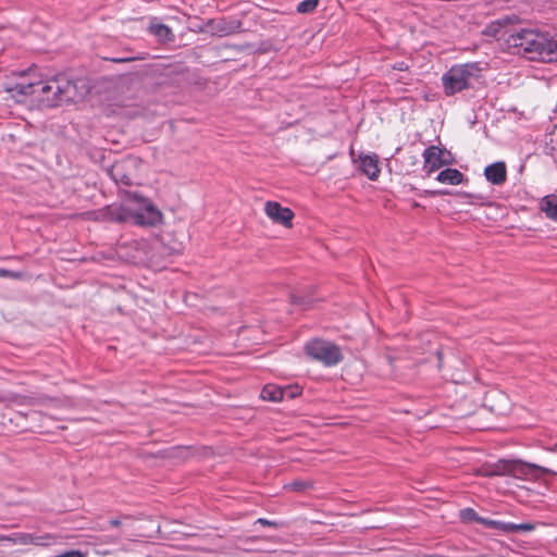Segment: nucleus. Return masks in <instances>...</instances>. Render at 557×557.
I'll list each match as a JSON object with an SVG mask.
<instances>
[{
  "label": "nucleus",
  "instance_id": "obj_16",
  "mask_svg": "<svg viewBox=\"0 0 557 557\" xmlns=\"http://www.w3.org/2000/svg\"><path fill=\"white\" fill-rule=\"evenodd\" d=\"M149 30L162 42L172 41L174 38L172 29L162 23H152L149 26Z\"/></svg>",
  "mask_w": 557,
  "mask_h": 557
},
{
  "label": "nucleus",
  "instance_id": "obj_17",
  "mask_svg": "<svg viewBox=\"0 0 557 557\" xmlns=\"http://www.w3.org/2000/svg\"><path fill=\"white\" fill-rule=\"evenodd\" d=\"M460 517L465 522H476L485 527H491V519L480 517L472 508H465L460 511Z\"/></svg>",
  "mask_w": 557,
  "mask_h": 557
},
{
  "label": "nucleus",
  "instance_id": "obj_11",
  "mask_svg": "<svg viewBox=\"0 0 557 557\" xmlns=\"http://www.w3.org/2000/svg\"><path fill=\"white\" fill-rule=\"evenodd\" d=\"M485 178L493 185H502L507 178L506 164L503 161H497L488 164L484 170Z\"/></svg>",
  "mask_w": 557,
  "mask_h": 557
},
{
  "label": "nucleus",
  "instance_id": "obj_21",
  "mask_svg": "<svg viewBox=\"0 0 557 557\" xmlns=\"http://www.w3.org/2000/svg\"><path fill=\"white\" fill-rule=\"evenodd\" d=\"M287 487L295 492H302L310 487H312V483L310 481L295 480L290 482Z\"/></svg>",
  "mask_w": 557,
  "mask_h": 557
},
{
  "label": "nucleus",
  "instance_id": "obj_19",
  "mask_svg": "<svg viewBox=\"0 0 557 557\" xmlns=\"http://www.w3.org/2000/svg\"><path fill=\"white\" fill-rule=\"evenodd\" d=\"M505 533H517V523L492 520L491 527Z\"/></svg>",
  "mask_w": 557,
  "mask_h": 557
},
{
  "label": "nucleus",
  "instance_id": "obj_1",
  "mask_svg": "<svg viewBox=\"0 0 557 557\" xmlns=\"http://www.w3.org/2000/svg\"><path fill=\"white\" fill-rule=\"evenodd\" d=\"M511 22L506 16L496 20L488 26V34L498 40L504 39L507 48L513 54L531 61L552 63L557 61V39L547 33L534 29L509 32L505 27Z\"/></svg>",
  "mask_w": 557,
  "mask_h": 557
},
{
  "label": "nucleus",
  "instance_id": "obj_13",
  "mask_svg": "<svg viewBox=\"0 0 557 557\" xmlns=\"http://www.w3.org/2000/svg\"><path fill=\"white\" fill-rule=\"evenodd\" d=\"M108 175L116 185L131 186L132 177L126 173L124 163H115L107 170Z\"/></svg>",
  "mask_w": 557,
  "mask_h": 557
},
{
  "label": "nucleus",
  "instance_id": "obj_2",
  "mask_svg": "<svg viewBox=\"0 0 557 557\" xmlns=\"http://www.w3.org/2000/svg\"><path fill=\"white\" fill-rule=\"evenodd\" d=\"M13 90L22 96H32L44 107L55 108L63 103L76 101L83 94L78 91L77 85L64 74L40 79L38 82L17 83Z\"/></svg>",
  "mask_w": 557,
  "mask_h": 557
},
{
  "label": "nucleus",
  "instance_id": "obj_4",
  "mask_svg": "<svg viewBox=\"0 0 557 557\" xmlns=\"http://www.w3.org/2000/svg\"><path fill=\"white\" fill-rule=\"evenodd\" d=\"M481 66L476 62L453 65L442 76V85L446 96H454L469 89L481 76Z\"/></svg>",
  "mask_w": 557,
  "mask_h": 557
},
{
  "label": "nucleus",
  "instance_id": "obj_20",
  "mask_svg": "<svg viewBox=\"0 0 557 557\" xmlns=\"http://www.w3.org/2000/svg\"><path fill=\"white\" fill-rule=\"evenodd\" d=\"M319 4V0H304L298 3L297 12L299 13H311Z\"/></svg>",
  "mask_w": 557,
  "mask_h": 557
},
{
  "label": "nucleus",
  "instance_id": "obj_15",
  "mask_svg": "<svg viewBox=\"0 0 557 557\" xmlns=\"http://www.w3.org/2000/svg\"><path fill=\"white\" fill-rule=\"evenodd\" d=\"M541 209L549 220L557 222V196L556 195L545 196L542 199Z\"/></svg>",
  "mask_w": 557,
  "mask_h": 557
},
{
  "label": "nucleus",
  "instance_id": "obj_32",
  "mask_svg": "<svg viewBox=\"0 0 557 557\" xmlns=\"http://www.w3.org/2000/svg\"><path fill=\"white\" fill-rule=\"evenodd\" d=\"M412 164H416L418 162L417 158L411 159Z\"/></svg>",
  "mask_w": 557,
  "mask_h": 557
},
{
  "label": "nucleus",
  "instance_id": "obj_31",
  "mask_svg": "<svg viewBox=\"0 0 557 557\" xmlns=\"http://www.w3.org/2000/svg\"><path fill=\"white\" fill-rule=\"evenodd\" d=\"M412 164H416L418 162L417 158L411 159Z\"/></svg>",
  "mask_w": 557,
  "mask_h": 557
},
{
  "label": "nucleus",
  "instance_id": "obj_24",
  "mask_svg": "<svg viewBox=\"0 0 557 557\" xmlns=\"http://www.w3.org/2000/svg\"><path fill=\"white\" fill-rule=\"evenodd\" d=\"M534 530V525L531 523H517V533L530 532Z\"/></svg>",
  "mask_w": 557,
  "mask_h": 557
},
{
  "label": "nucleus",
  "instance_id": "obj_7",
  "mask_svg": "<svg viewBox=\"0 0 557 557\" xmlns=\"http://www.w3.org/2000/svg\"><path fill=\"white\" fill-rule=\"evenodd\" d=\"M423 169L426 174H431L444 165H449L453 163L454 159L451 153L445 148H440L437 146L428 147L423 153Z\"/></svg>",
  "mask_w": 557,
  "mask_h": 557
},
{
  "label": "nucleus",
  "instance_id": "obj_6",
  "mask_svg": "<svg viewBox=\"0 0 557 557\" xmlns=\"http://www.w3.org/2000/svg\"><path fill=\"white\" fill-rule=\"evenodd\" d=\"M495 469L497 474L510 475L517 479L537 478L539 474L544 473H552L557 476L555 471L522 460H499L495 465Z\"/></svg>",
  "mask_w": 557,
  "mask_h": 557
},
{
  "label": "nucleus",
  "instance_id": "obj_23",
  "mask_svg": "<svg viewBox=\"0 0 557 557\" xmlns=\"http://www.w3.org/2000/svg\"><path fill=\"white\" fill-rule=\"evenodd\" d=\"M0 277L20 278L21 273L0 268Z\"/></svg>",
  "mask_w": 557,
  "mask_h": 557
},
{
  "label": "nucleus",
  "instance_id": "obj_5",
  "mask_svg": "<svg viewBox=\"0 0 557 557\" xmlns=\"http://www.w3.org/2000/svg\"><path fill=\"white\" fill-rule=\"evenodd\" d=\"M304 351L307 357L327 368L337 366L344 359V355L338 345L322 338L308 341L304 346Z\"/></svg>",
  "mask_w": 557,
  "mask_h": 557
},
{
  "label": "nucleus",
  "instance_id": "obj_9",
  "mask_svg": "<svg viewBox=\"0 0 557 557\" xmlns=\"http://www.w3.org/2000/svg\"><path fill=\"white\" fill-rule=\"evenodd\" d=\"M1 539H3V543H11V544H20V545H28L34 544L38 546L49 545L50 542H47V540H51L52 537L50 535H33L29 533H13L11 535H0Z\"/></svg>",
  "mask_w": 557,
  "mask_h": 557
},
{
  "label": "nucleus",
  "instance_id": "obj_29",
  "mask_svg": "<svg viewBox=\"0 0 557 557\" xmlns=\"http://www.w3.org/2000/svg\"><path fill=\"white\" fill-rule=\"evenodd\" d=\"M109 524H110L111 527H113V528H117V527H120V525H121V521H120L119 519H111V520L109 521Z\"/></svg>",
  "mask_w": 557,
  "mask_h": 557
},
{
  "label": "nucleus",
  "instance_id": "obj_27",
  "mask_svg": "<svg viewBox=\"0 0 557 557\" xmlns=\"http://www.w3.org/2000/svg\"><path fill=\"white\" fill-rule=\"evenodd\" d=\"M62 555H63V557H84V554L77 549L67 550V552L63 553Z\"/></svg>",
  "mask_w": 557,
  "mask_h": 557
},
{
  "label": "nucleus",
  "instance_id": "obj_28",
  "mask_svg": "<svg viewBox=\"0 0 557 557\" xmlns=\"http://www.w3.org/2000/svg\"><path fill=\"white\" fill-rule=\"evenodd\" d=\"M136 58H117V59H112V61L115 63H125V62L133 61Z\"/></svg>",
  "mask_w": 557,
  "mask_h": 557
},
{
  "label": "nucleus",
  "instance_id": "obj_22",
  "mask_svg": "<svg viewBox=\"0 0 557 557\" xmlns=\"http://www.w3.org/2000/svg\"><path fill=\"white\" fill-rule=\"evenodd\" d=\"M256 523L262 525V527H271V528H280L283 524L281 522L274 521V520H268L265 518H259L256 520Z\"/></svg>",
  "mask_w": 557,
  "mask_h": 557
},
{
  "label": "nucleus",
  "instance_id": "obj_25",
  "mask_svg": "<svg viewBox=\"0 0 557 557\" xmlns=\"http://www.w3.org/2000/svg\"><path fill=\"white\" fill-rule=\"evenodd\" d=\"M292 302L295 305L304 306L305 308L309 307V301H306L302 297L297 295H292Z\"/></svg>",
  "mask_w": 557,
  "mask_h": 557
},
{
  "label": "nucleus",
  "instance_id": "obj_18",
  "mask_svg": "<svg viewBox=\"0 0 557 557\" xmlns=\"http://www.w3.org/2000/svg\"><path fill=\"white\" fill-rule=\"evenodd\" d=\"M264 400L278 401L283 399V391L275 385H265L261 391Z\"/></svg>",
  "mask_w": 557,
  "mask_h": 557
},
{
  "label": "nucleus",
  "instance_id": "obj_10",
  "mask_svg": "<svg viewBox=\"0 0 557 557\" xmlns=\"http://www.w3.org/2000/svg\"><path fill=\"white\" fill-rule=\"evenodd\" d=\"M359 169L369 180H377L381 172L379 166V157L375 153L360 154Z\"/></svg>",
  "mask_w": 557,
  "mask_h": 557
},
{
  "label": "nucleus",
  "instance_id": "obj_12",
  "mask_svg": "<svg viewBox=\"0 0 557 557\" xmlns=\"http://www.w3.org/2000/svg\"><path fill=\"white\" fill-rule=\"evenodd\" d=\"M242 28V22L238 20H226L222 18L214 23V26L212 29L214 30V34H216L220 37L228 36L235 33L240 32Z\"/></svg>",
  "mask_w": 557,
  "mask_h": 557
},
{
  "label": "nucleus",
  "instance_id": "obj_14",
  "mask_svg": "<svg viewBox=\"0 0 557 557\" xmlns=\"http://www.w3.org/2000/svg\"><path fill=\"white\" fill-rule=\"evenodd\" d=\"M463 180L465 175L459 170L453 168L441 171L436 176L437 182L448 185H459Z\"/></svg>",
  "mask_w": 557,
  "mask_h": 557
},
{
  "label": "nucleus",
  "instance_id": "obj_3",
  "mask_svg": "<svg viewBox=\"0 0 557 557\" xmlns=\"http://www.w3.org/2000/svg\"><path fill=\"white\" fill-rule=\"evenodd\" d=\"M95 219L101 222L156 226L161 223L162 213L149 199L134 194L126 203H113L97 210Z\"/></svg>",
  "mask_w": 557,
  "mask_h": 557
},
{
  "label": "nucleus",
  "instance_id": "obj_8",
  "mask_svg": "<svg viewBox=\"0 0 557 557\" xmlns=\"http://www.w3.org/2000/svg\"><path fill=\"white\" fill-rule=\"evenodd\" d=\"M264 211L275 223L282 224L285 227L292 226L294 212L289 208L282 207L276 201H268L265 203Z\"/></svg>",
  "mask_w": 557,
  "mask_h": 557
},
{
  "label": "nucleus",
  "instance_id": "obj_26",
  "mask_svg": "<svg viewBox=\"0 0 557 557\" xmlns=\"http://www.w3.org/2000/svg\"><path fill=\"white\" fill-rule=\"evenodd\" d=\"M393 69L396 71H407L409 69V65L405 61H398L394 63Z\"/></svg>",
  "mask_w": 557,
  "mask_h": 557
},
{
  "label": "nucleus",
  "instance_id": "obj_30",
  "mask_svg": "<svg viewBox=\"0 0 557 557\" xmlns=\"http://www.w3.org/2000/svg\"><path fill=\"white\" fill-rule=\"evenodd\" d=\"M433 195H449L448 190L432 191Z\"/></svg>",
  "mask_w": 557,
  "mask_h": 557
}]
</instances>
